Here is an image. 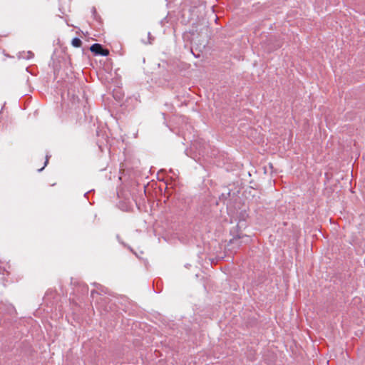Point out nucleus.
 I'll return each mask as SVG.
<instances>
[{
    "label": "nucleus",
    "instance_id": "obj_6",
    "mask_svg": "<svg viewBox=\"0 0 365 365\" xmlns=\"http://www.w3.org/2000/svg\"><path fill=\"white\" fill-rule=\"evenodd\" d=\"M48 155H46V162H45V163H44V166H43V168H41V169H39V170H38V171H41V170L44 168V167H45V166L47 165V163H48Z\"/></svg>",
    "mask_w": 365,
    "mask_h": 365
},
{
    "label": "nucleus",
    "instance_id": "obj_4",
    "mask_svg": "<svg viewBox=\"0 0 365 365\" xmlns=\"http://www.w3.org/2000/svg\"><path fill=\"white\" fill-rule=\"evenodd\" d=\"M109 54V51L106 48H102V51H101L100 55L103 56H106Z\"/></svg>",
    "mask_w": 365,
    "mask_h": 365
},
{
    "label": "nucleus",
    "instance_id": "obj_1",
    "mask_svg": "<svg viewBox=\"0 0 365 365\" xmlns=\"http://www.w3.org/2000/svg\"><path fill=\"white\" fill-rule=\"evenodd\" d=\"M103 46L99 43H93L91 46V51L95 54L100 55L101 51H102Z\"/></svg>",
    "mask_w": 365,
    "mask_h": 365
},
{
    "label": "nucleus",
    "instance_id": "obj_7",
    "mask_svg": "<svg viewBox=\"0 0 365 365\" xmlns=\"http://www.w3.org/2000/svg\"><path fill=\"white\" fill-rule=\"evenodd\" d=\"M247 216V214L245 212L243 214H242V220H245V217Z\"/></svg>",
    "mask_w": 365,
    "mask_h": 365
},
{
    "label": "nucleus",
    "instance_id": "obj_3",
    "mask_svg": "<svg viewBox=\"0 0 365 365\" xmlns=\"http://www.w3.org/2000/svg\"><path fill=\"white\" fill-rule=\"evenodd\" d=\"M241 238L245 239V240H244L245 242H248L250 240L249 237L247 236V235H245V236H242V237L239 235L237 238L234 237L233 239L230 240V242L231 243H235V242H237V240L238 239H241Z\"/></svg>",
    "mask_w": 365,
    "mask_h": 365
},
{
    "label": "nucleus",
    "instance_id": "obj_8",
    "mask_svg": "<svg viewBox=\"0 0 365 365\" xmlns=\"http://www.w3.org/2000/svg\"><path fill=\"white\" fill-rule=\"evenodd\" d=\"M95 293H96L95 291H92V292H91V296H92L93 297V296H94V294H95Z\"/></svg>",
    "mask_w": 365,
    "mask_h": 365
},
{
    "label": "nucleus",
    "instance_id": "obj_5",
    "mask_svg": "<svg viewBox=\"0 0 365 365\" xmlns=\"http://www.w3.org/2000/svg\"><path fill=\"white\" fill-rule=\"evenodd\" d=\"M33 56H34V53L32 52H31V51H29L28 52V56L26 58L29 59V58H33Z\"/></svg>",
    "mask_w": 365,
    "mask_h": 365
},
{
    "label": "nucleus",
    "instance_id": "obj_2",
    "mask_svg": "<svg viewBox=\"0 0 365 365\" xmlns=\"http://www.w3.org/2000/svg\"><path fill=\"white\" fill-rule=\"evenodd\" d=\"M71 43L74 47L78 48L81 46V41L80 38L76 37V38H73Z\"/></svg>",
    "mask_w": 365,
    "mask_h": 365
}]
</instances>
